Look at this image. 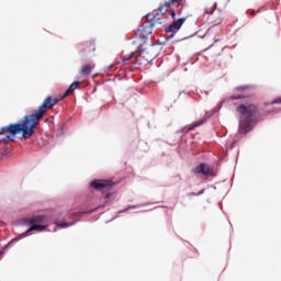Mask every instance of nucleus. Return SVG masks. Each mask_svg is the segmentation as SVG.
Masks as SVG:
<instances>
[{
  "label": "nucleus",
  "mask_w": 281,
  "mask_h": 281,
  "mask_svg": "<svg viewBox=\"0 0 281 281\" xmlns=\"http://www.w3.org/2000/svg\"><path fill=\"white\" fill-rule=\"evenodd\" d=\"M54 109L52 104V95H48L43 103L40 105L38 110L31 115H24V120L20 123H11L7 126L0 128V142H14L16 135H21L22 139H30L34 135V128L38 126L40 120H43V115Z\"/></svg>",
  "instance_id": "obj_1"
},
{
  "label": "nucleus",
  "mask_w": 281,
  "mask_h": 281,
  "mask_svg": "<svg viewBox=\"0 0 281 281\" xmlns=\"http://www.w3.org/2000/svg\"><path fill=\"white\" fill-rule=\"evenodd\" d=\"M139 38L142 42L138 47L139 52H132L130 56L122 55L123 63H126V60H133L134 65L146 66L153 63V60L159 56V49H157L156 44L150 43L145 48H142L143 45H146L148 37L146 35H139Z\"/></svg>",
  "instance_id": "obj_2"
},
{
  "label": "nucleus",
  "mask_w": 281,
  "mask_h": 281,
  "mask_svg": "<svg viewBox=\"0 0 281 281\" xmlns=\"http://www.w3.org/2000/svg\"><path fill=\"white\" fill-rule=\"evenodd\" d=\"M236 112L240 115L238 133L247 135L254 128V117L258 113V106L256 104H240L236 108Z\"/></svg>",
  "instance_id": "obj_3"
},
{
  "label": "nucleus",
  "mask_w": 281,
  "mask_h": 281,
  "mask_svg": "<svg viewBox=\"0 0 281 281\" xmlns=\"http://www.w3.org/2000/svg\"><path fill=\"white\" fill-rule=\"evenodd\" d=\"M147 19L149 20L147 23L143 24V30H137V34H153V27L157 25H164L166 23V16L160 15L159 11H154L150 14H147Z\"/></svg>",
  "instance_id": "obj_4"
},
{
  "label": "nucleus",
  "mask_w": 281,
  "mask_h": 281,
  "mask_svg": "<svg viewBox=\"0 0 281 281\" xmlns=\"http://www.w3.org/2000/svg\"><path fill=\"white\" fill-rule=\"evenodd\" d=\"M23 225H26L30 227L25 233L24 236H27L30 232H45L46 226L41 225L45 223V216L44 215H33L31 217H24L22 220Z\"/></svg>",
  "instance_id": "obj_5"
},
{
  "label": "nucleus",
  "mask_w": 281,
  "mask_h": 281,
  "mask_svg": "<svg viewBox=\"0 0 281 281\" xmlns=\"http://www.w3.org/2000/svg\"><path fill=\"white\" fill-rule=\"evenodd\" d=\"M172 3H176V8H180L177 11V14L181 15L183 12V8H186V0H169L165 2L164 4H160L158 10H154V12H158L160 16H165L166 12H168V8L172 5Z\"/></svg>",
  "instance_id": "obj_6"
},
{
  "label": "nucleus",
  "mask_w": 281,
  "mask_h": 281,
  "mask_svg": "<svg viewBox=\"0 0 281 281\" xmlns=\"http://www.w3.org/2000/svg\"><path fill=\"white\" fill-rule=\"evenodd\" d=\"M91 188L99 192H110L113 188V181L111 180H93L90 182Z\"/></svg>",
  "instance_id": "obj_7"
},
{
  "label": "nucleus",
  "mask_w": 281,
  "mask_h": 281,
  "mask_svg": "<svg viewBox=\"0 0 281 281\" xmlns=\"http://www.w3.org/2000/svg\"><path fill=\"white\" fill-rule=\"evenodd\" d=\"M95 52V43L89 42L85 44L79 52V56L81 60H88L89 56H91Z\"/></svg>",
  "instance_id": "obj_8"
},
{
  "label": "nucleus",
  "mask_w": 281,
  "mask_h": 281,
  "mask_svg": "<svg viewBox=\"0 0 281 281\" xmlns=\"http://www.w3.org/2000/svg\"><path fill=\"white\" fill-rule=\"evenodd\" d=\"M193 175H203L204 177H209V175H214L212 167L207 164H201L192 169Z\"/></svg>",
  "instance_id": "obj_9"
},
{
  "label": "nucleus",
  "mask_w": 281,
  "mask_h": 281,
  "mask_svg": "<svg viewBox=\"0 0 281 281\" xmlns=\"http://www.w3.org/2000/svg\"><path fill=\"white\" fill-rule=\"evenodd\" d=\"M187 19L186 18H180L176 21H173L168 27H166L167 33H172L177 34L181 30V25L186 23Z\"/></svg>",
  "instance_id": "obj_10"
},
{
  "label": "nucleus",
  "mask_w": 281,
  "mask_h": 281,
  "mask_svg": "<svg viewBox=\"0 0 281 281\" xmlns=\"http://www.w3.org/2000/svg\"><path fill=\"white\" fill-rule=\"evenodd\" d=\"M93 65L92 64H85L80 68V74L83 78H89L91 76V71H93Z\"/></svg>",
  "instance_id": "obj_11"
},
{
  "label": "nucleus",
  "mask_w": 281,
  "mask_h": 281,
  "mask_svg": "<svg viewBox=\"0 0 281 281\" xmlns=\"http://www.w3.org/2000/svg\"><path fill=\"white\" fill-rule=\"evenodd\" d=\"M78 85H80V81L72 82L69 88L66 90V92L63 94L61 100L67 98V95H70L74 91L78 89Z\"/></svg>",
  "instance_id": "obj_12"
},
{
  "label": "nucleus",
  "mask_w": 281,
  "mask_h": 281,
  "mask_svg": "<svg viewBox=\"0 0 281 281\" xmlns=\"http://www.w3.org/2000/svg\"><path fill=\"white\" fill-rule=\"evenodd\" d=\"M216 7H217V4L214 3V4L211 5L209 9L206 8V9H205V13H206V14H214V10H216Z\"/></svg>",
  "instance_id": "obj_13"
},
{
  "label": "nucleus",
  "mask_w": 281,
  "mask_h": 281,
  "mask_svg": "<svg viewBox=\"0 0 281 281\" xmlns=\"http://www.w3.org/2000/svg\"><path fill=\"white\" fill-rule=\"evenodd\" d=\"M202 124H205V120L193 123V125L189 130L192 131V128H196V126H202Z\"/></svg>",
  "instance_id": "obj_14"
},
{
  "label": "nucleus",
  "mask_w": 281,
  "mask_h": 281,
  "mask_svg": "<svg viewBox=\"0 0 281 281\" xmlns=\"http://www.w3.org/2000/svg\"><path fill=\"white\" fill-rule=\"evenodd\" d=\"M249 86H239L236 88V91H248Z\"/></svg>",
  "instance_id": "obj_15"
},
{
  "label": "nucleus",
  "mask_w": 281,
  "mask_h": 281,
  "mask_svg": "<svg viewBox=\"0 0 281 281\" xmlns=\"http://www.w3.org/2000/svg\"><path fill=\"white\" fill-rule=\"evenodd\" d=\"M243 98H249V95H232L231 100H240Z\"/></svg>",
  "instance_id": "obj_16"
},
{
  "label": "nucleus",
  "mask_w": 281,
  "mask_h": 281,
  "mask_svg": "<svg viewBox=\"0 0 281 281\" xmlns=\"http://www.w3.org/2000/svg\"><path fill=\"white\" fill-rule=\"evenodd\" d=\"M58 102H60V100L59 99H54V98H52V101H50V104H53V106H56V104H58Z\"/></svg>",
  "instance_id": "obj_17"
},
{
  "label": "nucleus",
  "mask_w": 281,
  "mask_h": 281,
  "mask_svg": "<svg viewBox=\"0 0 281 281\" xmlns=\"http://www.w3.org/2000/svg\"><path fill=\"white\" fill-rule=\"evenodd\" d=\"M58 227H69V223H56Z\"/></svg>",
  "instance_id": "obj_18"
},
{
  "label": "nucleus",
  "mask_w": 281,
  "mask_h": 281,
  "mask_svg": "<svg viewBox=\"0 0 281 281\" xmlns=\"http://www.w3.org/2000/svg\"><path fill=\"white\" fill-rule=\"evenodd\" d=\"M272 104H281V98L273 100Z\"/></svg>",
  "instance_id": "obj_19"
},
{
  "label": "nucleus",
  "mask_w": 281,
  "mask_h": 281,
  "mask_svg": "<svg viewBox=\"0 0 281 281\" xmlns=\"http://www.w3.org/2000/svg\"><path fill=\"white\" fill-rule=\"evenodd\" d=\"M170 16H171V19H175V16H177V12H175V10H172V11L170 12Z\"/></svg>",
  "instance_id": "obj_20"
},
{
  "label": "nucleus",
  "mask_w": 281,
  "mask_h": 281,
  "mask_svg": "<svg viewBox=\"0 0 281 281\" xmlns=\"http://www.w3.org/2000/svg\"><path fill=\"white\" fill-rule=\"evenodd\" d=\"M205 192V189H202L199 193H196V196H201Z\"/></svg>",
  "instance_id": "obj_21"
},
{
  "label": "nucleus",
  "mask_w": 281,
  "mask_h": 281,
  "mask_svg": "<svg viewBox=\"0 0 281 281\" xmlns=\"http://www.w3.org/2000/svg\"><path fill=\"white\" fill-rule=\"evenodd\" d=\"M10 142H11V140H9V142L5 143V142H3V140H0V144H10Z\"/></svg>",
  "instance_id": "obj_22"
},
{
  "label": "nucleus",
  "mask_w": 281,
  "mask_h": 281,
  "mask_svg": "<svg viewBox=\"0 0 281 281\" xmlns=\"http://www.w3.org/2000/svg\"><path fill=\"white\" fill-rule=\"evenodd\" d=\"M190 196H196V193L192 192L190 193Z\"/></svg>",
  "instance_id": "obj_23"
},
{
  "label": "nucleus",
  "mask_w": 281,
  "mask_h": 281,
  "mask_svg": "<svg viewBox=\"0 0 281 281\" xmlns=\"http://www.w3.org/2000/svg\"><path fill=\"white\" fill-rule=\"evenodd\" d=\"M111 196V193H108L106 195H105V199H109Z\"/></svg>",
  "instance_id": "obj_24"
}]
</instances>
